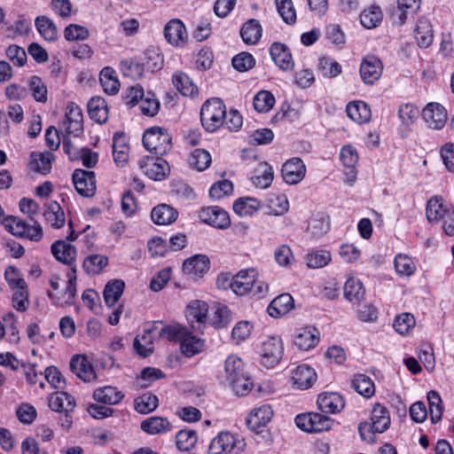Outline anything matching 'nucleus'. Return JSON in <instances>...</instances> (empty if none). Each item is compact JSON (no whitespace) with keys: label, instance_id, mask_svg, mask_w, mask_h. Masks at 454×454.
I'll list each match as a JSON object with an SVG mask.
<instances>
[{"label":"nucleus","instance_id":"f257e3e1","mask_svg":"<svg viewBox=\"0 0 454 454\" xmlns=\"http://www.w3.org/2000/svg\"><path fill=\"white\" fill-rule=\"evenodd\" d=\"M51 250L59 262L69 265L71 268L67 274L68 281L63 294L65 300L63 301L55 300L51 293H48V296L52 299L57 305L61 307L70 305L76 294V267L74 265L77 254L76 248L65 240H56L51 245Z\"/></svg>","mask_w":454,"mask_h":454},{"label":"nucleus","instance_id":"f03ea898","mask_svg":"<svg viewBox=\"0 0 454 454\" xmlns=\"http://www.w3.org/2000/svg\"><path fill=\"white\" fill-rule=\"evenodd\" d=\"M225 114L226 107L222 99H207L200 109L201 124L207 131L215 132L224 123Z\"/></svg>","mask_w":454,"mask_h":454},{"label":"nucleus","instance_id":"7ed1b4c3","mask_svg":"<svg viewBox=\"0 0 454 454\" xmlns=\"http://www.w3.org/2000/svg\"><path fill=\"white\" fill-rule=\"evenodd\" d=\"M390 425V415L387 409L380 403L373 406L371 422H361L358 427L360 436L364 441H372L376 433L385 432Z\"/></svg>","mask_w":454,"mask_h":454},{"label":"nucleus","instance_id":"20e7f679","mask_svg":"<svg viewBox=\"0 0 454 454\" xmlns=\"http://www.w3.org/2000/svg\"><path fill=\"white\" fill-rule=\"evenodd\" d=\"M143 145L150 153L165 155L172 148V137L166 129L153 127L145 131Z\"/></svg>","mask_w":454,"mask_h":454},{"label":"nucleus","instance_id":"39448f33","mask_svg":"<svg viewBox=\"0 0 454 454\" xmlns=\"http://www.w3.org/2000/svg\"><path fill=\"white\" fill-rule=\"evenodd\" d=\"M283 342L278 336L268 337L260 348L261 364L266 368H272L279 363L283 356Z\"/></svg>","mask_w":454,"mask_h":454},{"label":"nucleus","instance_id":"423d86ee","mask_svg":"<svg viewBox=\"0 0 454 454\" xmlns=\"http://www.w3.org/2000/svg\"><path fill=\"white\" fill-rule=\"evenodd\" d=\"M245 442L230 432H220L210 442L208 454H229L233 450H242Z\"/></svg>","mask_w":454,"mask_h":454},{"label":"nucleus","instance_id":"0eeeda50","mask_svg":"<svg viewBox=\"0 0 454 454\" xmlns=\"http://www.w3.org/2000/svg\"><path fill=\"white\" fill-rule=\"evenodd\" d=\"M76 192L84 198L94 196L97 189L96 176L93 171L77 168L72 176Z\"/></svg>","mask_w":454,"mask_h":454},{"label":"nucleus","instance_id":"6e6552de","mask_svg":"<svg viewBox=\"0 0 454 454\" xmlns=\"http://www.w3.org/2000/svg\"><path fill=\"white\" fill-rule=\"evenodd\" d=\"M199 217L203 223L217 229H226L231 225L228 213L217 206L201 208Z\"/></svg>","mask_w":454,"mask_h":454},{"label":"nucleus","instance_id":"1a4fd4ad","mask_svg":"<svg viewBox=\"0 0 454 454\" xmlns=\"http://www.w3.org/2000/svg\"><path fill=\"white\" fill-rule=\"evenodd\" d=\"M144 174L154 181L163 180L169 173L170 168L162 158L147 157L140 164Z\"/></svg>","mask_w":454,"mask_h":454},{"label":"nucleus","instance_id":"9d476101","mask_svg":"<svg viewBox=\"0 0 454 454\" xmlns=\"http://www.w3.org/2000/svg\"><path fill=\"white\" fill-rule=\"evenodd\" d=\"M306 167L302 160L297 157L286 160L282 166L281 175L288 184H297L305 176Z\"/></svg>","mask_w":454,"mask_h":454},{"label":"nucleus","instance_id":"9b49d317","mask_svg":"<svg viewBox=\"0 0 454 454\" xmlns=\"http://www.w3.org/2000/svg\"><path fill=\"white\" fill-rule=\"evenodd\" d=\"M383 65L375 56H366L360 65V75L366 84H373L381 76Z\"/></svg>","mask_w":454,"mask_h":454},{"label":"nucleus","instance_id":"f8f14e48","mask_svg":"<svg viewBox=\"0 0 454 454\" xmlns=\"http://www.w3.org/2000/svg\"><path fill=\"white\" fill-rule=\"evenodd\" d=\"M422 117L429 128L441 129L446 123L447 112L439 103H429L422 111Z\"/></svg>","mask_w":454,"mask_h":454},{"label":"nucleus","instance_id":"ddd939ff","mask_svg":"<svg viewBox=\"0 0 454 454\" xmlns=\"http://www.w3.org/2000/svg\"><path fill=\"white\" fill-rule=\"evenodd\" d=\"M66 132L78 136L83 130V115L82 109L74 102H69L66 108Z\"/></svg>","mask_w":454,"mask_h":454},{"label":"nucleus","instance_id":"4468645a","mask_svg":"<svg viewBox=\"0 0 454 454\" xmlns=\"http://www.w3.org/2000/svg\"><path fill=\"white\" fill-rule=\"evenodd\" d=\"M70 369L73 373L85 382H91L97 378V374L92 364L85 356H74L71 359Z\"/></svg>","mask_w":454,"mask_h":454},{"label":"nucleus","instance_id":"2eb2a0df","mask_svg":"<svg viewBox=\"0 0 454 454\" xmlns=\"http://www.w3.org/2000/svg\"><path fill=\"white\" fill-rule=\"evenodd\" d=\"M209 259L204 254H197L183 263V271L192 278L202 277L209 270Z\"/></svg>","mask_w":454,"mask_h":454},{"label":"nucleus","instance_id":"dca6fc26","mask_svg":"<svg viewBox=\"0 0 454 454\" xmlns=\"http://www.w3.org/2000/svg\"><path fill=\"white\" fill-rule=\"evenodd\" d=\"M270 53L275 64L284 71L293 69L294 63L289 49L283 43H274L270 48Z\"/></svg>","mask_w":454,"mask_h":454},{"label":"nucleus","instance_id":"f3484780","mask_svg":"<svg viewBox=\"0 0 454 454\" xmlns=\"http://www.w3.org/2000/svg\"><path fill=\"white\" fill-rule=\"evenodd\" d=\"M291 380L298 388L308 389L316 381L317 374L310 366L301 364L292 371Z\"/></svg>","mask_w":454,"mask_h":454},{"label":"nucleus","instance_id":"a211bd4d","mask_svg":"<svg viewBox=\"0 0 454 454\" xmlns=\"http://www.w3.org/2000/svg\"><path fill=\"white\" fill-rule=\"evenodd\" d=\"M207 311V304L204 301L195 300L189 303L185 316L192 328L196 329L194 323H197L199 325L197 329L200 330L201 325L206 322Z\"/></svg>","mask_w":454,"mask_h":454},{"label":"nucleus","instance_id":"6ab92c4d","mask_svg":"<svg viewBox=\"0 0 454 454\" xmlns=\"http://www.w3.org/2000/svg\"><path fill=\"white\" fill-rule=\"evenodd\" d=\"M273 416V411L268 404H263L258 408H254L247 418V427L255 431L262 427L266 426Z\"/></svg>","mask_w":454,"mask_h":454},{"label":"nucleus","instance_id":"aec40b11","mask_svg":"<svg viewBox=\"0 0 454 454\" xmlns=\"http://www.w3.org/2000/svg\"><path fill=\"white\" fill-rule=\"evenodd\" d=\"M254 277H256V271L254 269L240 270L233 277L232 291L237 295L248 294L253 286Z\"/></svg>","mask_w":454,"mask_h":454},{"label":"nucleus","instance_id":"412c9836","mask_svg":"<svg viewBox=\"0 0 454 454\" xmlns=\"http://www.w3.org/2000/svg\"><path fill=\"white\" fill-rule=\"evenodd\" d=\"M317 403L319 410L325 413H337L344 408V401L337 393H325L318 395Z\"/></svg>","mask_w":454,"mask_h":454},{"label":"nucleus","instance_id":"4be33fe9","mask_svg":"<svg viewBox=\"0 0 454 454\" xmlns=\"http://www.w3.org/2000/svg\"><path fill=\"white\" fill-rule=\"evenodd\" d=\"M340 160L347 170V182L352 184L356 177V165L358 161V154L356 150L351 145H345L342 147L340 153Z\"/></svg>","mask_w":454,"mask_h":454},{"label":"nucleus","instance_id":"5701e85b","mask_svg":"<svg viewBox=\"0 0 454 454\" xmlns=\"http://www.w3.org/2000/svg\"><path fill=\"white\" fill-rule=\"evenodd\" d=\"M48 404L54 411L69 413L75 407V400L67 392H56L50 395Z\"/></svg>","mask_w":454,"mask_h":454},{"label":"nucleus","instance_id":"b1692460","mask_svg":"<svg viewBox=\"0 0 454 454\" xmlns=\"http://www.w3.org/2000/svg\"><path fill=\"white\" fill-rule=\"evenodd\" d=\"M419 7V0H397V8L393 11L392 18L398 25H403L408 16L414 15Z\"/></svg>","mask_w":454,"mask_h":454},{"label":"nucleus","instance_id":"393cba45","mask_svg":"<svg viewBox=\"0 0 454 454\" xmlns=\"http://www.w3.org/2000/svg\"><path fill=\"white\" fill-rule=\"evenodd\" d=\"M318 340V330L313 326H307L299 331L294 337V342L300 349L308 350L314 348Z\"/></svg>","mask_w":454,"mask_h":454},{"label":"nucleus","instance_id":"a878e982","mask_svg":"<svg viewBox=\"0 0 454 454\" xmlns=\"http://www.w3.org/2000/svg\"><path fill=\"white\" fill-rule=\"evenodd\" d=\"M164 35L170 44L176 46L184 43L187 37L185 27L178 20H172L165 26Z\"/></svg>","mask_w":454,"mask_h":454},{"label":"nucleus","instance_id":"bb28decb","mask_svg":"<svg viewBox=\"0 0 454 454\" xmlns=\"http://www.w3.org/2000/svg\"><path fill=\"white\" fill-rule=\"evenodd\" d=\"M274 177L272 167L267 162H260L254 171L251 180L254 186L260 189L268 188Z\"/></svg>","mask_w":454,"mask_h":454},{"label":"nucleus","instance_id":"cd10ccee","mask_svg":"<svg viewBox=\"0 0 454 454\" xmlns=\"http://www.w3.org/2000/svg\"><path fill=\"white\" fill-rule=\"evenodd\" d=\"M293 308V297L289 294H282L270 303L268 313L272 317H279L288 313Z\"/></svg>","mask_w":454,"mask_h":454},{"label":"nucleus","instance_id":"c85d7f7f","mask_svg":"<svg viewBox=\"0 0 454 454\" xmlns=\"http://www.w3.org/2000/svg\"><path fill=\"white\" fill-rule=\"evenodd\" d=\"M178 212L167 204H160L154 207L151 213L152 220L159 225L170 224L176 220Z\"/></svg>","mask_w":454,"mask_h":454},{"label":"nucleus","instance_id":"c756f323","mask_svg":"<svg viewBox=\"0 0 454 454\" xmlns=\"http://www.w3.org/2000/svg\"><path fill=\"white\" fill-rule=\"evenodd\" d=\"M90 117L98 123H105L108 119V108L106 100L101 97H94L88 102Z\"/></svg>","mask_w":454,"mask_h":454},{"label":"nucleus","instance_id":"7c9ffc66","mask_svg":"<svg viewBox=\"0 0 454 454\" xmlns=\"http://www.w3.org/2000/svg\"><path fill=\"white\" fill-rule=\"evenodd\" d=\"M172 82L175 88L185 97H195L199 93L198 87L192 79L183 72L175 73L172 76Z\"/></svg>","mask_w":454,"mask_h":454},{"label":"nucleus","instance_id":"2f4dec72","mask_svg":"<svg viewBox=\"0 0 454 454\" xmlns=\"http://www.w3.org/2000/svg\"><path fill=\"white\" fill-rule=\"evenodd\" d=\"M93 397L98 403L114 405L123 399L124 395L114 387L106 386L97 388L94 391Z\"/></svg>","mask_w":454,"mask_h":454},{"label":"nucleus","instance_id":"473e14b6","mask_svg":"<svg viewBox=\"0 0 454 454\" xmlns=\"http://www.w3.org/2000/svg\"><path fill=\"white\" fill-rule=\"evenodd\" d=\"M262 28L255 19L247 20L240 29V36L247 44H255L262 36Z\"/></svg>","mask_w":454,"mask_h":454},{"label":"nucleus","instance_id":"72a5a7b5","mask_svg":"<svg viewBox=\"0 0 454 454\" xmlns=\"http://www.w3.org/2000/svg\"><path fill=\"white\" fill-rule=\"evenodd\" d=\"M415 38L418 44L422 48L431 45L434 38L431 23L425 18H420L416 26Z\"/></svg>","mask_w":454,"mask_h":454},{"label":"nucleus","instance_id":"f704fd0d","mask_svg":"<svg viewBox=\"0 0 454 454\" xmlns=\"http://www.w3.org/2000/svg\"><path fill=\"white\" fill-rule=\"evenodd\" d=\"M348 116L358 123H364L371 119V109L363 101L349 103L346 107Z\"/></svg>","mask_w":454,"mask_h":454},{"label":"nucleus","instance_id":"c9c22d12","mask_svg":"<svg viewBox=\"0 0 454 454\" xmlns=\"http://www.w3.org/2000/svg\"><path fill=\"white\" fill-rule=\"evenodd\" d=\"M125 287L124 281L121 279H113L109 281L103 292L105 302L107 306H114L121 298Z\"/></svg>","mask_w":454,"mask_h":454},{"label":"nucleus","instance_id":"e433bc0d","mask_svg":"<svg viewBox=\"0 0 454 454\" xmlns=\"http://www.w3.org/2000/svg\"><path fill=\"white\" fill-rule=\"evenodd\" d=\"M180 344L182 352L189 357L200 353L205 348L204 340L192 335L188 330Z\"/></svg>","mask_w":454,"mask_h":454},{"label":"nucleus","instance_id":"4c0bfd02","mask_svg":"<svg viewBox=\"0 0 454 454\" xmlns=\"http://www.w3.org/2000/svg\"><path fill=\"white\" fill-rule=\"evenodd\" d=\"M383 14L379 5L372 4L360 14V22L365 28L377 27L382 21Z\"/></svg>","mask_w":454,"mask_h":454},{"label":"nucleus","instance_id":"58836bf2","mask_svg":"<svg viewBox=\"0 0 454 454\" xmlns=\"http://www.w3.org/2000/svg\"><path fill=\"white\" fill-rule=\"evenodd\" d=\"M233 210L239 216H250L261 207V202L252 197L239 198L233 203Z\"/></svg>","mask_w":454,"mask_h":454},{"label":"nucleus","instance_id":"ea45409f","mask_svg":"<svg viewBox=\"0 0 454 454\" xmlns=\"http://www.w3.org/2000/svg\"><path fill=\"white\" fill-rule=\"evenodd\" d=\"M99 81L106 93L114 95L119 91L120 82L112 67H106L101 70Z\"/></svg>","mask_w":454,"mask_h":454},{"label":"nucleus","instance_id":"a19ab883","mask_svg":"<svg viewBox=\"0 0 454 454\" xmlns=\"http://www.w3.org/2000/svg\"><path fill=\"white\" fill-rule=\"evenodd\" d=\"M45 221L55 229L65 224V213L57 201H51L43 213Z\"/></svg>","mask_w":454,"mask_h":454},{"label":"nucleus","instance_id":"79ce46f5","mask_svg":"<svg viewBox=\"0 0 454 454\" xmlns=\"http://www.w3.org/2000/svg\"><path fill=\"white\" fill-rule=\"evenodd\" d=\"M169 421L162 417H151L141 423V429L150 434H157L170 430Z\"/></svg>","mask_w":454,"mask_h":454},{"label":"nucleus","instance_id":"37998d69","mask_svg":"<svg viewBox=\"0 0 454 454\" xmlns=\"http://www.w3.org/2000/svg\"><path fill=\"white\" fill-rule=\"evenodd\" d=\"M351 387L361 395L370 398L375 393V387L372 380L364 374L355 375Z\"/></svg>","mask_w":454,"mask_h":454},{"label":"nucleus","instance_id":"c03bdc74","mask_svg":"<svg viewBox=\"0 0 454 454\" xmlns=\"http://www.w3.org/2000/svg\"><path fill=\"white\" fill-rule=\"evenodd\" d=\"M158 405L159 400L157 395L151 392L143 394L134 401L135 410L141 414H146L153 411Z\"/></svg>","mask_w":454,"mask_h":454},{"label":"nucleus","instance_id":"a18cd8bd","mask_svg":"<svg viewBox=\"0 0 454 454\" xmlns=\"http://www.w3.org/2000/svg\"><path fill=\"white\" fill-rule=\"evenodd\" d=\"M53 155L50 152L44 153H33L31 168L43 175L48 174L51 169V162Z\"/></svg>","mask_w":454,"mask_h":454},{"label":"nucleus","instance_id":"49530a36","mask_svg":"<svg viewBox=\"0 0 454 454\" xmlns=\"http://www.w3.org/2000/svg\"><path fill=\"white\" fill-rule=\"evenodd\" d=\"M153 339L150 331L144 330L142 335H137L134 340V348L136 352L144 357L150 356L153 352Z\"/></svg>","mask_w":454,"mask_h":454},{"label":"nucleus","instance_id":"de8ad7c7","mask_svg":"<svg viewBox=\"0 0 454 454\" xmlns=\"http://www.w3.org/2000/svg\"><path fill=\"white\" fill-rule=\"evenodd\" d=\"M450 211V209L443 206L441 199L434 197L427 201L426 213L429 222L440 221L446 215L447 212Z\"/></svg>","mask_w":454,"mask_h":454},{"label":"nucleus","instance_id":"09e8293b","mask_svg":"<svg viewBox=\"0 0 454 454\" xmlns=\"http://www.w3.org/2000/svg\"><path fill=\"white\" fill-rule=\"evenodd\" d=\"M108 264V257L103 254H91L83 261V269L88 274L97 275Z\"/></svg>","mask_w":454,"mask_h":454},{"label":"nucleus","instance_id":"8fccbe9b","mask_svg":"<svg viewBox=\"0 0 454 454\" xmlns=\"http://www.w3.org/2000/svg\"><path fill=\"white\" fill-rule=\"evenodd\" d=\"M144 71L155 72L163 67V58L158 49L150 47L145 51V61L141 64Z\"/></svg>","mask_w":454,"mask_h":454},{"label":"nucleus","instance_id":"3c124183","mask_svg":"<svg viewBox=\"0 0 454 454\" xmlns=\"http://www.w3.org/2000/svg\"><path fill=\"white\" fill-rule=\"evenodd\" d=\"M330 230V217L326 215H315L310 218L308 231L315 237H320Z\"/></svg>","mask_w":454,"mask_h":454},{"label":"nucleus","instance_id":"603ef678","mask_svg":"<svg viewBox=\"0 0 454 454\" xmlns=\"http://www.w3.org/2000/svg\"><path fill=\"white\" fill-rule=\"evenodd\" d=\"M344 295L350 301H359L364 295V288L360 280L351 278L344 285Z\"/></svg>","mask_w":454,"mask_h":454},{"label":"nucleus","instance_id":"864d4df0","mask_svg":"<svg viewBox=\"0 0 454 454\" xmlns=\"http://www.w3.org/2000/svg\"><path fill=\"white\" fill-rule=\"evenodd\" d=\"M35 26L41 35L48 41L57 39V27L53 21L45 16L37 17Z\"/></svg>","mask_w":454,"mask_h":454},{"label":"nucleus","instance_id":"5fc2aeb1","mask_svg":"<svg viewBox=\"0 0 454 454\" xmlns=\"http://www.w3.org/2000/svg\"><path fill=\"white\" fill-rule=\"evenodd\" d=\"M224 370L227 374L230 383L232 380L246 374L244 372V364L242 360L236 356H230L225 360Z\"/></svg>","mask_w":454,"mask_h":454},{"label":"nucleus","instance_id":"6e6d98bb","mask_svg":"<svg viewBox=\"0 0 454 454\" xmlns=\"http://www.w3.org/2000/svg\"><path fill=\"white\" fill-rule=\"evenodd\" d=\"M427 400L431 421L433 424H436L441 420L442 416L441 396L436 391L431 390L427 394Z\"/></svg>","mask_w":454,"mask_h":454},{"label":"nucleus","instance_id":"4d7b16f0","mask_svg":"<svg viewBox=\"0 0 454 454\" xmlns=\"http://www.w3.org/2000/svg\"><path fill=\"white\" fill-rule=\"evenodd\" d=\"M212 161L211 155L204 149H196L192 152L189 163L199 171L207 169Z\"/></svg>","mask_w":454,"mask_h":454},{"label":"nucleus","instance_id":"13d9d810","mask_svg":"<svg viewBox=\"0 0 454 454\" xmlns=\"http://www.w3.org/2000/svg\"><path fill=\"white\" fill-rule=\"evenodd\" d=\"M197 442V434L193 430H180L176 435V447L183 451H188Z\"/></svg>","mask_w":454,"mask_h":454},{"label":"nucleus","instance_id":"bf43d9fd","mask_svg":"<svg viewBox=\"0 0 454 454\" xmlns=\"http://www.w3.org/2000/svg\"><path fill=\"white\" fill-rule=\"evenodd\" d=\"M275 104V98L271 92L261 90L254 98V107L259 113L269 112Z\"/></svg>","mask_w":454,"mask_h":454},{"label":"nucleus","instance_id":"052dcab7","mask_svg":"<svg viewBox=\"0 0 454 454\" xmlns=\"http://www.w3.org/2000/svg\"><path fill=\"white\" fill-rule=\"evenodd\" d=\"M394 264L396 272L401 276H411L416 270L412 259L403 254H399L395 257Z\"/></svg>","mask_w":454,"mask_h":454},{"label":"nucleus","instance_id":"680f3d73","mask_svg":"<svg viewBox=\"0 0 454 454\" xmlns=\"http://www.w3.org/2000/svg\"><path fill=\"white\" fill-rule=\"evenodd\" d=\"M186 330V327L180 325L163 326L159 331V337L169 341H178L181 343L182 339L185 336Z\"/></svg>","mask_w":454,"mask_h":454},{"label":"nucleus","instance_id":"e2e57ef3","mask_svg":"<svg viewBox=\"0 0 454 454\" xmlns=\"http://www.w3.org/2000/svg\"><path fill=\"white\" fill-rule=\"evenodd\" d=\"M278 12L287 24L296 21V12L292 0H275Z\"/></svg>","mask_w":454,"mask_h":454},{"label":"nucleus","instance_id":"0e129e2a","mask_svg":"<svg viewBox=\"0 0 454 454\" xmlns=\"http://www.w3.org/2000/svg\"><path fill=\"white\" fill-rule=\"evenodd\" d=\"M332 259L330 252L317 250L307 254V265L311 269H318L326 266Z\"/></svg>","mask_w":454,"mask_h":454},{"label":"nucleus","instance_id":"69168bd1","mask_svg":"<svg viewBox=\"0 0 454 454\" xmlns=\"http://www.w3.org/2000/svg\"><path fill=\"white\" fill-rule=\"evenodd\" d=\"M12 306L15 309L24 312L27 309L29 305L27 286H21L12 289Z\"/></svg>","mask_w":454,"mask_h":454},{"label":"nucleus","instance_id":"338daca9","mask_svg":"<svg viewBox=\"0 0 454 454\" xmlns=\"http://www.w3.org/2000/svg\"><path fill=\"white\" fill-rule=\"evenodd\" d=\"M415 325V318L414 316L411 313H402L395 317L393 327L394 329L399 333L400 334H405L409 333V331L414 327Z\"/></svg>","mask_w":454,"mask_h":454},{"label":"nucleus","instance_id":"774afa93","mask_svg":"<svg viewBox=\"0 0 454 454\" xmlns=\"http://www.w3.org/2000/svg\"><path fill=\"white\" fill-rule=\"evenodd\" d=\"M29 88L37 102L45 103L47 101V87L39 76L31 77Z\"/></svg>","mask_w":454,"mask_h":454}]
</instances>
